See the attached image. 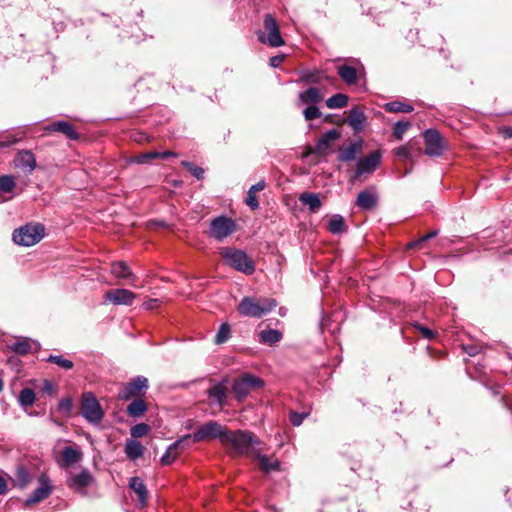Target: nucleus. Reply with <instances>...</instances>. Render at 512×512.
I'll list each match as a JSON object with an SVG mask.
<instances>
[{
    "label": "nucleus",
    "instance_id": "46",
    "mask_svg": "<svg viewBox=\"0 0 512 512\" xmlns=\"http://www.w3.org/2000/svg\"><path fill=\"white\" fill-rule=\"evenodd\" d=\"M182 165L198 180L203 178L204 170L201 167L196 166L188 161H183Z\"/></svg>",
    "mask_w": 512,
    "mask_h": 512
},
{
    "label": "nucleus",
    "instance_id": "17",
    "mask_svg": "<svg viewBox=\"0 0 512 512\" xmlns=\"http://www.w3.org/2000/svg\"><path fill=\"white\" fill-rule=\"evenodd\" d=\"M136 295L128 289H111L105 293V299L115 305H131Z\"/></svg>",
    "mask_w": 512,
    "mask_h": 512
},
{
    "label": "nucleus",
    "instance_id": "48",
    "mask_svg": "<svg viewBox=\"0 0 512 512\" xmlns=\"http://www.w3.org/2000/svg\"><path fill=\"white\" fill-rule=\"evenodd\" d=\"M17 481L20 487H25L29 483V474L23 468L17 471Z\"/></svg>",
    "mask_w": 512,
    "mask_h": 512
},
{
    "label": "nucleus",
    "instance_id": "49",
    "mask_svg": "<svg viewBox=\"0 0 512 512\" xmlns=\"http://www.w3.org/2000/svg\"><path fill=\"white\" fill-rule=\"evenodd\" d=\"M59 411L69 414L72 409V400L70 398H63L58 404Z\"/></svg>",
    "mask_w": 512,
    "mask_h": 512
},
{
    "label": "nucleus",
    "instance_id": "9",
    "mask_svg": "<svg viewBox=\"0 0 512 512\" xmlns=\"http://www.w3.org/2000/svg\"><path fill=\"white\" fill-rule=\"evenodd\" d=\"M81 413L86 420L94 424L100 423L104 416L98 400L92 393L83 394Z\"/></svg>",
    "mask_w": 512,
    "mask_h": 512
},
{
    "label": "nucleus",
    "instance_id": "22",
    "mask_svg": "<svg viewBox=\"0 0 512 512\" xmlns=\"http://www.w3.org/2000/svg\"><path fill=\"white\" fill-rule=\"evenodd\" d=\"M377 201L376 191L374 189H366L357 195L355 204L362 210H371L376 206Z\"/></svg>",
    "mask_w": 512,
    "mask_h": 512
},
{
    "label": "nucleus",
    "instance_id": "45",
    "mask_svg": "<svg viewBox=\"0 0 512 512\" xmlns=\"http://www.w3.org/2000/svg\"><path fill=\"white\" fill-rule=\"evenodd\" d=\"M436 235H437V231H431L428 234L420 237L418 240L408 243L407 249H414V248L420 249V248H422V245L424 242L435 237Z\"/></svg>",
    "mask_w": 512,
    "mask_h": 512
},
{
    "label": "nucleus",
    "instance_id": "3",
    "mask_svg": "<svg viewBox=\"0 0 512 512\" xmlns=\"http://www.w3.org/2000/svg\"><path fill=\"white\" fill-rule=\"evenodd\" d=\"M324 99V95L317 87H309L298 94L296 105L298 107L305 106L303 116L306 121H312L321 117L322 113L317 107Z\"/></svg>",
    "mask_w": 512,
    "mask_h": 512
},
{
    "label": "nucleus",
    "instance_id": "40",
    "mask_svg": "<svg viewBox=\"0 0 512 512\" xmlns=\"http://www.w3.org/2000/svg\"><path fill=\"white\" fill-rule=\"evenodd\" d=\"M47 362L53 363L64 370H71L74 367V363L65 358L63 355H49L46 359Z\"/></svg>",
    "mask_w": 512,
    "mask_h": 512
},
{
    "label": "nucleus",
    "instance_id": "53",
    "mask_svg": "<svg viewBox=\"0 0 512 512\" xmlns=\"http://www.w3.org/2000/svg\"><path fill=\"white\" fill-rule=\"evenodd\" d=\"M159 305H160V300L159 299H155V298L148 299L147 301H145L143 303V307L146 310L156 309V308L159 307Z\"/></svg>",
    "mask_w": 512,
    "mask_h": 512
},
{
    "label": "nucleus",
    "instance_id": "61",
    "mask_svg": "<svg viewBox=\"0 0 512 512\" xmlns=\"http://www.w3.org/2000/svg\"><path fill=\"white\" fill-rule=\"evenodd\" d=\"M2 389H3V381H2V379L0 378V392L2 391Z\"/></svg>",
    "mask_w": 512,
    "mask_h": 512
},
{
    "label": "nucleus",
    "instance_id": "34",
    "mask_svg": "<svg viewBox=\"0 0 512 512\" xmlns=\"http://www.w3.org/2000/svg\"><path fill=\"white\" fill-rule=\"evenodd\" d=\"M322 73L317 70H305L300 72L299 82L304 84H319L323 80Z\"/></svg>",
    "mask_w": 512,
    "mask_h": 512
},
{
    "label": "nucleus",
    "instance_id": "13",
    "mask_svg": "<svg viewBox=\"0 0 512 512\" xmlns=\"http://www.w3.org/2000/svg\"><path fill=\"white\" fill-rule=\"evenodd\" d=\"M95 479L87 469H82L79 473L69 474L66 484L67 487L82 495H86L85 489L94 484Z\"/></svg>",
    "mask_w": 512,
    "mask_h": 512
},
{
    "label": "nucleus",
    "instance_id": "44",
    "mask_svg": "<svg viewBox=\"0 0 512 512\" xmlns=\"http://www.w3.org/2000/svg\"><path fill=\"white\" fill-rule=\"evenodd\" d=\"M150 431V427L146 423H139L134 425L131 430V436L134 438H141L145 436Z\"/></svg>",
    "mask_w": 512,
    "mask_h": 512
},
{
    "label": "nucleus",
    "instance_id": "5",
    "mask_svg": "<svg viewBox=\"0 0 512 512\" xmlns=\"http://www.w3.org/2000/svg\"><path fill=\"white\" fill-rule=\"evenodd\" d=\"M263 31L257 32L258 40L270 47H281L285 41L280 33L279 25L271 14H266L263 18Z\"/></svg>",
    "mask_w": 512,
    "mask_h": 512
},
{
    "label": "nucleus",
    "instance_id": "23",
    "mask_svg": "<svg viewBox=\"0 0 512 512\" xmlns=\"http://www.w3.org/2000/svg\"><path fill=\"white\" fill-rule=\"evenodd\" d=\"M366 119L367 117L361 109L353 107L348 112L346 122L355 133H358L363 130Z\"/></svg>",
    "mask_w": 512,
    "mask_h": 512
},
{
    "label": "nucleus",
    "instance_id": "42",
    "mask_svg": "<svg viewBox=\"0 0 512 512\" xmlns=\"http://www.w3.org/2000/svg\"><path fill=\"white\" fill-rule=\"evenodd\" d=\"M411 122L409 121H398L393 126V136L397 140H402L403 135L406 131L411 127Z\"/></svg>",
    "mask_w": 512,
    "mask_h": 512
},
{
    "label": "nucleus",
    "instance_id": "28",
    "mask_svg": "<svg viewBox=\"0 0 512 512\" xmlns=\"http://www.w3.org/2000/svg\"><path fill=\"white\" fill-rule=\"evenodd\" d=\"M111 273L118 279H128L132 285H135V275L124 261L114 262L111 265Z\"/></svg>",
    "mask_w": 512,
    "mask_h": 512
},
{
    "label": "nucleus",
    "instance_id": "10",
    "mask_svg": "<svg viewBox=\"0 0 512 512\" xmlns=\"http://www.w3.org/2000/svg\"><path fill=\"white\" fill-rule=\"evenodd\" d=\"M236 230V222L227 216H218L211 221L209 235L218 240L229 237Z\"/></svg>",
    "mask_w": 512,
    "mask_h": 512
},
{
    "label": "nucleus",
    "instance_id": "52",
    "mask_svg": "<svg viewBox=\"0 0 512 512\" xmlns=\"http://www.w3.org/2000/svg\"><path fill=\"white\" fill-rule=\"evenodd\" d=\"M395 155L403 160L411 157L408 146H406V145L400 146L397 149H395Z\"/></svg>",
    "mask_w": 512,
    "mask_h": 512
},
{
    "label": "nucleus",
    "instance_id": "4",
    "mask_svg": "<svg viewBox=\"0 0 512 512\" xmlns=\"http://www.w3.org/2000/svg\"><path fill=\"white\" fill-rule=\"evenodd\" d=\"M46 234L45 226L41 223H28L15 229L13 241L20 246L30 247L39 243Z\"/></svg>",
    "mask_w": 512,
    "mask_h": 512
},
{
    "label": "nucleus",
    "instance_id": "31",
    "mask_svg": "<svg viewBox=\"0 0 512 512\" xmlns=\"http://www.w3.org/2000/svg\"><path fill=\"white\" fill-rule=\"evenodd\" d=\"M299 201L308 206L312 213L317 212L321 207V201L316 193L305 192L299 196Z\"/></svg>",
    "mask_w": 512,
    "mask_h": 512
},
{
    "label": "nucleus",
    "instance_id": "32",
    "mask_svg": "<svg viewBox=\"0 0 512 512\" xmlns=\"http://www.w3.org/2000/svg\"><path fill=\"white\" fill-rule=\"evenodd\" d=\"M383 109L389 113H410L414 110V107L409 103L396 100L385 103Z\"/></svg>",
    "mask_w": 512,
    "mask_h": 512
},
{
    "label": "nucleus",
    "instance_id": "33",
    "mask_svg": "<svg viewBox=\"0 0 512 512\" xmlns=\"http://www.w3.org/2000/svg\"><path fill=\"white\" fill-rule=\"evenodd\" d=\"M144 447L136 440H127L125 444V453L131 460H136L143 455Z\"/></svg>",
    "mask_w": 512,
    "mask_h": 512
},
{
    "label": "nucleus",
    "instance_id": "15",
    "mask_svg": "<svg viewBox=\"0 0 512 512\" xmlns=\"http://www.w3.org/2000/svg\"><path fill=\"white\" fill-rule=\"evenodd\" d=\"M83 458V453L80 447L76 444L65 446L60 454L55 457L57 464L62 468H68L80 462Z\"/></svg>",
    "mask_w": 512,
    "mask_h": 512
},
{
    "label": "nucleus",
    "instance_id": "19",
    "mask_svg": "<svg viewBox=\"0 0 512 512\" xmlns=\"http://www.w3.org/2000/svg\"><path fill=\"white\" fill-rule=\"evenodd\" d=\"M14 165L24 172L31 173L36 167V158L31 151L22 150L15 156Z\"/></svg>",
    "mask_w": 512,
    "mask_h": 512
},
{
    "label": "nucleus",
    "instance_id": "16",
    "mask_svg": "<svg viewBox=\"0 0 512 512\" xmlns=\"http://www.w3.org/2000/svg\"><path fill=\"white\" fill-rule=\"evenodd\" d=\"M148 387V380L143 376H138L131 382L127 383L119 394L122 400H129L133 397H139Z\"/></svg>",
    "mask_w": 512,
    "mask_h": 512
},
{
    "label": "nucleus",
    "instance_id": "39",
    "mask_svg": "<svg viewBox=\"0 0 512 512\" xmlns=\"http://www.w3.org/2000/svg\"><path fill=\"white\" fill-rule=\"evenodd\" d=\"M16 188L15 178L11 175H3L0 177V193L12 194Z\"/></svg>",
    "mask_w": 512,
    "mask_h": 512
},
{
    "label": "nucleus",
    "instance_id": "38",
    "mask_svg": "<svg viewBox=\"0 0 512 512\" xmlns=\"http://www.w3.org/2000/svg\"><path fill=\"white\" fill-rule=\"evenodd\" d=\"M147 410V406L142 399H136L127 407V413L130 417H139Z\"/></svg>",
    "mask_w": 512,
    "mask_h": 512
},
{
    "label": "nucleus",
    "instance_id": "11",
    "mask_svg": "<svg viewBox=\"0 0 512 512\" xmlns=\"http://www.w3.org/2000/svg\"><path fill=\"white\" fill-rule=\"evenodd\" d=\"M38 486L25 500L26 506H31L47 499L54 490V485L46 473H41L37 479Z\"/></svg>",
    "mask_w": 512,
    "mask_h": 512
},
{
    "label": "nucleus",
    "instance_id": "58",
    "mask_svg": "<svg viewBox=\"0 0 512 512\" xmlns=\"http://www.w3.org/2000/svg\"><path fill=\"white\" fill-rule=\"evenodd\" d=\"M7 492V482L4 478L0 477V495Z\"/></svg>",
    "mask_w": 512,
    "mask_h": 512
},
{
    "label": "nucleus",
    "instance_id": "30",
    "mask_svg": "<svg viewBox=\"0 0 512 512\" xmlns=\"http://www.w3.org/2000/svg\"><path fill=\"white\" fill-rule=\"evenodd\" d=\"M129 487L135 492L138 501L142 506H145L148 499V491L140 477H132L129 481Z\"/></svg>",
    "mask_w": 512,
    "mask_h": 512
},
{
    "label": "nucleus",
    "instance_id": "21",
    "mask_svg": "<svg viewBox=\"0 0 512 512\" xmlns=\"http://www.w3.org/2000/svg\"><path fill=\"white\" fill-rule=\"evenodd\" d=\"M47 132H59L64 134L70 140H77L79 138L78 132L75 130L73 125L67 121H56L46 126Z\"/></svg>",
    "mask_w": 512,
    "mask_h": 512
},
{
    "label": "nucleus",
    "instance_id": "2",
    "mask_svg": "<svg viewBox=\"0 0 512 512\" xmlns=\"http://www.w3.org/2000/svg\"><path fill=\"white\" fill-rule=\"evenodd\" d=\"M277 306L272 298L244 297L238 304L240 315L252 318H261Z\"/></svg>",
    "mask_w": 512,
    "mask_h": 512
},
{
    "label": "nucleus",
    "instance_id": "55",
    "mask_svg": "<svg viewBox=\"0 0 512 512\" xmlns=\"http://www.w3.org/2000/svg\"><path fill=\"white\" fill-rule=\"evenodd\" d=\"M284 57H285L284 55H276V56L271 57L269 60L270 66L273 68L279 67L282 64Z\"/></svg>",
    "mask_w": 512,
    "mask_h": 512
},
{
    "label": "nucleus",
    "instance_id": "24",
    "mask_svg": "<svg viewBox=\"0 0 512 512\" xmlns=\"http://www.w3.org/2000/svg\"><path fill=\"white\" fill-rule=\"evenodd\" d=\"M191 441V435H186L182 437L181 439L177 440L176 442L172 443L164 455L161 457L160 461L162 465H170L176 458H177V452L176 449L178 447H185L186 445H189Z\"/></svg>",
    "mask_w": 512,
    "mask_h": 512
},
{
    "label": "nucleus",
    "instance_id": "41",
    "mask_svg": "<svg viewBox=\"0 0 512 512\" xmlns=\"http://www.w3.org/2000/svg\"><path fill=\"white\" fill-rule=\"evenodd\" d=\"M35 402V393L30 388H24L21 390L19 395V403L23 407L32 406Z\"/></svg>",
    "mask_w": 512,
    "mask_h": 512
},
{
    "label": "nucleus",
    "instance_id": "27",
    "mask_svg": "<svg viewBox=\"0 0 512 512\" xmlns=\"http://www.w3.org/2000/svg\"><path fill=\"white\" fill-rule=\"evenodd\" d=\"M337 74L347 85H354L359 80V71L347 64L339 65L337 67Z\"/></svg>",
    "mask_w": 512,
    "mask_h": 512
},
{
    "label": "nucleus",
    "instance_id": "62",
    "mask_svg": "<svg viewBox=\"0 0 512 512\" xmlns=\"http://www.w3.org/2000/svg\"><path fill=\"white\" fill-rule=\"evenodd\" d=\"M12 197H13V196L11 195V196H9V197L5 198V200L12 199Z\"/></svg>",
    "mask_w": 512,
    "mask_h": 512
},
{
    "label": "nucleus",
    "instance_id": "7",
    "mask_svg": "<svg viewBox=\"0 0 512 512\" xmlns=\"http://www.w3.org/2000/svg\"><path fill=\"white\" fill-rule=\"evenodd\" d=\"M227 428L216 421H209L199 427L191 436L192 442H201L205 440L218 439L222 444Z\"/></svg>",
    "mask_w": 512,
    "mask_h": 512
},
{
    "label": "nucleus",
    "instance_id": "60",
    "mask_svg": "<svg viewBox=\"0 0 512 512\" xmlns=\"http://www.w3.org/2000/svg\"><path fill=\"white\" fill-rule=\"evenodd\" d=\"M466 352L471 355V356H474L477 354V351L475 348H470V349H466Z\"/></svg>",
    "mask_w": 512,
    "mask_h": 512
},
{
    "label": "nucleus",
    "instance_id": "1",
    "mask_svg": "<svg viewBox=\"0 0 512 512\" xmlns=\"http://www.w3.org/2000/svg\"><path fill=\"white\" fill-rule=\"evenodd\" d=\"M256 444H258V440L253 433L242 430L231 431L227 429L222 440L223 447L232 457L243 455L252 457L256 451L254 447Z\"/></svg>",
    "mask_w": 512,
    "mask_h": 512
},
{
    "label": "nucleus",
    "instance_id": "36",
    "mask_svg": "<svg viewBox=\"0 0 512 512\" xmlns=\"http://www.w3.org/2000/svg\"><path fill=\"white\" fill-rule=\"evenodd\" d=\"M349 98L346 94L337 93L326 100L329 109H341L347 106Z\"/></svg>",
    "mask_w": 512,
    "mask_h": 512
},
{
    "label": "nucleus",
    "instance_id": "8",
    "mask_svg": "<svg viewBox=\"0 0 512 512\" xmlns=\"http://www.w3.org/2000/svg\"><path fill=\"white\" fill-rule=\"evenodd\" d=\"M261 386H263L261 378L246 373L235 379L232 385V391L238 400H242L247 397L252 390Z\"/></svg>",
    "mask_w": 512,
    "mask_h": 512
},
{
    "label": "nucleus",
    "instance_id": "26",
    "mask_svg": "<svg viewBox=\"0 0 512 512\" xmlns=\"http://www.w3.org/2000/svg\"><path fill=\"white\" fill-rule=\"evenodd\" d=\"M33 346L38 348L39 344L29 338L19 337L9 345V348L16 354L27 355L32 351Z\"/></svg>",
    "mask_w": 512,
    "mask_h": 512
},
{
    "label": "nucleus",
    "instance_id": "56",
    "mask_svg": "<svg viewBox=\"0 0 512 512\" xmlns=\"http://www.w3.org/2000/svg\"><path fill=\"white\" fill-rule=\"evenodd\" d=\"M154 158H161L160 152H156V151L147 152L141 156L140 162H146V161H148L150 159H154Z\"/></svg>",
    "mask_w": 512,
    "mask_h": 512
},
{
    "label": "nucleus",
    "instance_id": "18",
    "mask_svg": "<svg viewBox=\"0 0 512 512\" xmlns=\"http://www.w3.org/2000/svg\"><path fill=\"white\" fill-rule=\"evenodd\" d=\"M341 137V132L337 129H331L324 133L317 141L313 152L318 155H326L331 148L333 142Z\"/></svg>",
    "mask_w": 512,
    "mask_h": 512
},
{
    "label": "nucleus",
    "instance_id": "12",
    "mask_svg": "<svg viewBox=\"0 0 512 512\" xmlns=\"http://www.w3.org/2000/svg\"><path fill=\"white\" fill-rule=\"evenodd\" d=\"M381 159L382 155L378 150H375L369 153L367 156L360 158L356 165L355 174L351 180L354 181L364 174H372L380 165Z\"/></svg>",
    "mask_w": 512,
    "mask_h": 512
},
{
    "label": "nucleus",
    "instance_id": "51",
    "mask_svg": "<svg viewBox=\"0 0 512 512\" xmlns=\"http://www.w3.org/2000/svg\"><path fill=\"white\" fill-rule=\"evenodd\" d=\"M305 417H306V414H300V413H297V412H291L290 416H289V419H290V422L294 426H299V425L302 424V422H303Z\"/></svg>",
    "mask_w": 512,
    "mask_h": 512
},
{
    "label": "nucleus",
    "instance_id": "43",
    "mask_svg": "<svg viewBox=\"0 0 512 512\" xmlns=\"http://www.w3.org/2000/svg\"><path fill=\"white\" fill-rule=\"evenodd\" d=\"M230 334H231V328H230L229 324L223 323L219 327V329L216 333L215 342L217 344H222V343L226 342L230 338Z\"/></svg>",
    "mask_w": 512,
    "mask_h": 512
},
{
    "label": "nucleus",
    "instance_id": "25",
    "mask_svg": "<svg viewBox=\"0 0 512 512\" xmlns=\"http://www.w3.org/2000/svg\"><path fill=\"white\" fill-rule=\"evenodd\" d=\"M363 142L362 140L353 142L346 147L339 150L338 159L341 162L352 161L362 151Z\"/></svg>",
    "mask_w": 512,
    "mask_h": 512
},
{
    "label": "nucleus",
    "instance_id": "29",
    "mask_svg": "<svg viewBox=\"0 0 512 512\" xmlns=\"http://www.w3.org/2000/svg\"><path fill=\"white\" fill-rule=\"evenodd\" d=\"M252 458L257 461L259 468L264 472L276 471L280 467V463L276 458L262 455L257 451H255Z\"/></svg>",
    "mask_w": 512,
    "mask_h": 512
},
{
    "label": "nucleus",
    "instance_id": "54",
    "mask_svg": "<svg viewBox=\"0 0 512 512\" xmlns=\"http://www.w3.org/2000/svg\"><path fill=\"white\" fill-rule=\"evenodd\" d=\"M42 391L48 395H52L55 392V386L51 381L45 380L43 382Z\"/></svg>",
    "mask_w": 512,
    "mask_h": 512
},
{
    "label": "nucleus",
    "instance_id": "57",
    "mask_svg": "<svg viewBox=\"0 0 512 512\" xmlns=\"http://www.w3.org/2000/svg\"><path fill=\"white\" fill-rule=\"evenodd\" d=\"M264 188H265V182L260 181V182L256 183L255 185H252L248 191L256 194L257 192L262 191Z\"/></svg>",
    "mask_w": 512,
    "mask_h": 512
},
{
    "label": "nucleus",
    "instance_id": "6",
    "mask_svg": "<svg viewBox=\"0 0 512 512\" xmlns=\"http://www.w3.org/2000/svg\"><path fill=\"white\" fill-rule=\"evenodd\" d=\"M220 254L229 266L238 271L250 275L255 270L254 262L242 250L227 247Z\"/></svg>",
    "mask_w": 512,
    "mask_h": 512
},
{
    "label": "nucleus",
    "instance_id": "20",
    "mask_svg": "<svg viewBox=\"0 0 512 512\" xmlns=\"http://www.w3.org/2000/svg\"><path fill=\"white\" fill-rule=\"evenodd\" d=\"M228 388L226 381L213 384L208 390L207 395L213 403H216L219 407H223L227 399Z\"/></svg>",
    "mask_w": 512,
    "mask_h": 512
},
{
    "label": "nucleus",
    "instance_id": "50",
    "mask_svg": "<svg viewBox=\"0 0 512 512\" xmlns=\"http://www.w3.org/2000/svg\"><path fill=\"white\" fill-rule=\"evenodd\" d=\"M246 204L252 209L256 210L259 208V202L255 193L248 191L246 197Z\"/></svg>",
    "mask_w": 512,
    "mask_h": 512
},
{
    "label": "nucleus",
    "instance_id": "37",
    "mask_svg": "<svg viewBox=\"0 0 512 512\" xmlns=\"http://www.w3.org/2000/svg\"><path fill=\"white\" fill-rule=\"evenodd\" d=\"M328 230L333 234H339L347 230L344 218L339 215H333L328 222Z\"/></svg>",
    "mask_w": 512,
    "mask_h": 512
},
{
    "label": "nucleus",
    "instance_id": "59",
    "mask_svg": "<svg viewBox=\"0 0 512 512\" xmlns=\"http://www.w3.org/2000/svg\"><path fill=\"white\" fill-rule=\"evenodd\" d=\"M160 155L162 159H167L168 157H177V154L172 151L160 152Z\"/></svg>",
    "mask_w": 512,
    "mask_h": 512
},
{
    "label": "nucleus",
    "instance_id": "14",
    "mask_svg": "<svg viewBox=\"0 0 512 512\" xmlns=\"http://www.w3.org/2000/svg\"><path fill=\"white\" fill-rule=\"evenodd\" d=\"M425 154L431 157H437L445 149V141L437 130L428 129L424 132Z\"/></svg>",
    "mask_w": 512,
    "mask_h": 512
},
{
    "label": "nucleus",
    "instance_id": "47",
    "mask_svg": "<svg viewBox=\"0 0 512 512\" xmlns=\"http://www.w3.org/2000/svg\"><path fill=\"white\" fill-rule=\"evenodd\" d=\"M413 326H414V328L416 330H418L420 332V334L425 339L431 340V339L435 338V336H436V333L433 330H431V329H429V328H427V327H425V326H423V325H421L419 323H416Z\"/></svg>",
    "mask_w": 512,
    "mask_h": 512
},
{
    "label": "nucleus",
    "instance_id": "35",
    "mask_svg": "<svg viewBox=\"0 0 512 512\" xmlns=\"http://www.w3.org/2000/svg\"><path fill=\"white\" fill-rule=\"evenodd\" d=\"M282 339V333L276 329H265L259 333V341L264 344L274 345Z\"/></svg>",
    "mask_w": 512,
    "mask_h": 512
}]
</instances>
